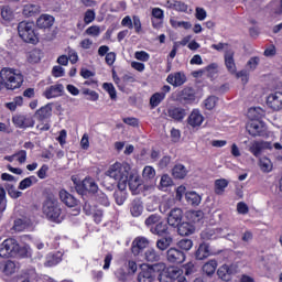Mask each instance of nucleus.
<instances>
[{"mask_svg": "<svg viewBox=\"0 0 282 282\" xmlns=\"http://www.w3.org/2000/svg\"><path fill=\"white\" fill-rule=\"evenodd\" d=\"M225 67L232 76L237 73V64L235 63V51L229 50L225 52Z\"/></svg>", "mask_w": 282, "mask_h": 282, "instance_id": "nucleus-15", "label": "nucleus"}, {"mask_svg": "<svg viewBox=\"0 0 282 282\" xmlns=\"http://www.w3.org/2000/svg\"><path fill=\"white\" fill-rule=\"evenodd\" d=\"M240 272L239 263H232L230 265L223 264L219 267L217 274L221 281H230L234 274H238Z\"/></svg>", "mask_w": 282, "mask_h": 282, "instance_id": "nucleus-6", "label": "nucleus"}, {"mask_svg": "<svg viewBox=\"0 0 282 282\" xmlns=\"http://www.w3.org/2000/svg\"><path fill=\"white\" fill-rule=\"evenodd\" d=\"M63 91H65V87L63 86V84H55L46 88V90L44 91V96L45 98H47V100H50L52 98H58L59 96H63Z\"/></svg>", "mask_w": 282, "mask_h": 282, "instance_id": "nucleus-17", "label": "nucleus"}, {"mask_svg": "<svg viewBox=\"0 0 282 282\" xmlns=\"http://www.w3.org/2000/svg\"><path fill=\"white\" fill-rule=\"evenodd\" d=\"M208 257H210V245L203 242L195 252V259H197V261H204V259H208Z\"/></svg>", "mask_w": 282, "mask_h": 282, "instance_id": "nucleus-19", "label": "nucleus"}, {"mask_svg": "<svg viewBox=\"0 0 282 282\" xmlns=\"http://www.w3.org/2000/svg\"><path fill=\"white\" fill-rule=\"evenodd\" d=\"M144 259L149 263H155V261H160V256L155 249H148L144 253Z\"/></svg>", "mask_w": 282, "mask_h": 282, "instance_id": "nucleus-46", "label": "nucleus"}, {"mask_svg": "<svg viewBox=\"0 0 282 282\" xmlns=\"http://www.w3.org/2000/svg\"><path fill=\"white\" fill-rule=\"evenodd\" d=\"M41 13V7L34 3H26L22 7V14L23 17H36V14Z\"/></svg>", "mask_w": 282, "mask_h": 282, "instance_id": "nucleus-22", "label": "nucleus"}, {"mask_svg": "<svg viewBox=\"0 0 282 282\" xmlns=\"http://www.w3.org/2000/svg\"><path fill=\"white\" fill-rule=\"evenodd\" d=\"M224 229H206L202 231L200 238L205 241H208L210 239H217L219 237H224Z\"/></svg>", "mask_w": 282, "mask_h": 282, "instance_id": "nucleus-25", "label": "nucleus"}, {"mask_svg": "<svg viewBox=\"0 0 282 282\" xmlns=\"http://www.w3.org/2000/svg\"><path fill=\"white\" fill-rule=\"evenodd\" d=\"M28 247L19 246V242L14 238H8L0 245V257L2 259H9V257H28Z\"/></svg>", "mask_w": 282, "mask_h": 282, "instance_id": "nucleus-2", "label": "nucleus"}, {"mask_svg": "<svg viewBox=\"0 0 282 282\" xmlns=\"http://www.w3.org/2000/svg\"><path fill=\"white\" fill-rule=\"evenodd\" d=\"M18 34L24 43L36 45L39 43V34L34 22L22 21L18 24Z\"/></svg>", "mask_w": 282, "mask_h": 282, "instance_id": "nucleus-4", "label": "nucleus"}, {"mask_svg": "<svg viewBox=\"0 0 282 282\" xmlns=\"http://www.w3.org/2000/svg\"><path fill=\"white\" fill-rule=\"evenodd\" d=\"M228 187V181L226 178H220L215 182V194L221 195Z\"/></svg>", "mask_w": 282, "mask_h": 282, "instance_id": "nucleus-44", "label": "nucleus"}, {"mask_svg": "<svg viewBox=\"0 0 282 282\" xmlns=\"http://www.w3.org/2000/svg\"><path fill=\"white\" fill-rule=\"evenodd\" d=\"M166 83L173 87H182L186 83V75L182 72L172 73L166 77Z\"/></svg>", "mask_w": 282, "mask_h": 282, "instance_id": "nucleus-16", "label": "nucleus"}, {"mask_svg": "<svg viewBox=\"0 0 282 282\" xmlns=\"http://www.w3.org/2000/svg\"><path fill=\"white\" fill-rule=\"evenodd\" d=\"M142 175L144 180H153L155 177V169H153L151 165H148L143 169Z\"/></svg>", "mask_w": 282, "mask_h": 282, "instance_id": "nucleus-57", "label": "nucleus"}, {"mask_svg": "<svg viewBox=\"0 0 282 282\" xmlns=\"http://www.w3.org/2000/svg\"><path fill=\"white\" fill-rule=\"evenodd\" d=\"M184 212L181 208H173L167 216V224L173 228H177L182 224Z\"/></svg>", "mask_w": 282, "mask_h": 282, "instance_id": "nucleus-13", "label": "nucleus"}, {"mask_svg": "<svg viewBox=\"0 0 282 282\" xmlns=\"http://www.w3.org/2000/svg\"><path fill=\"white\" fill-rule=\"evenodd\" d=\"M36 182H39V178H36V176H29L20 182L18 188L20 191H25L28 188H31V186H34Z\"/></svg>", "mask_w": 282, "mask_h": 282, "instance_id": "nucleus-36", "label": "nucleus"}, {"mask_svg": "<svg viewBox=\"0 0 282 282\" xmlns=\"http://www.w3.org/2000/svg\"><path fill=\"white\" fill-rule=\"evenodd\" d=\"M152 19H156L158 21H164V10H162L161 8H153Z\"/></svg>", "mask_w": 282, "mask_h": 282, "instance_id": "nucleus-63", "label": "nucleus"}, {"mask_svg": "<svg viewBox=\"0 0 282 282\" xmlns=\"http://www.w3.org/2000/svg\"><path fill=\"white\" fill-rule=\"evenodd\" d=\"M247 116L250 120H261L265 116V111L261 107L249 108Z\"/></svg>", "mask_w": 282, "mask_h": 282, "instance_id": "nucleus-27", "label": "nucleus"}, {"mask_svg": "<svg viewBox=\"0 0 282 282\" xmlns=\"http://www.w3.org/2000/svg\"><path fill=\"white\" fill-rule=\"evenodd\" d=\"M164 270L166 271L167 275H170V279L172 281H175V279H182V270H180V268L177 267H169L165 269L164 267Z\"/></svg>", "mask_w": 282, "mask_h": 282, "instance_id": "nucleus-40", "label": "nucleus"}, {"mask_svg": "<svg viewBox=\"0 0 282 282\" xmlns=\"http://www.w3.org/2000/svg\"><path fill=\"white\" fill-rule=\"evenodd\" d=\"M102 89H105V91H107V94H109V97L111 98V100H116V98H118V95L116 93V87L113 86V84L104 83Z\"/></svg>", "mask_w": 282, "mask_h": 282, "instance_id": "nucleus-50", "label": "nucleus"}, {"mask_svg": "<svg viewBox=\"0 0 282 282\" xmlns=\"http://www.w3.org/2000/svg\"><path fill=\"white\" fill-rule=\"evenodd\" d=\"M131 173V165L129 163L116 162L106 171L107 177L113 180L119 191H126L129 184V174Z\"/></svg>", "mask_w": 282, "mask_h": 282, "instance_id": "nucleus-1", "label": "nucleus"}, {"mask_svg": "<svg viewBox=\"0 0 282 282\" xmlns=\"http://www.w3.org/2000/svg\"><path fill=\"white\" fill-rule=\"evenodd\" d=\"M271 12L274 17H281L282 14V0H273L269 3Z\"/></svg>", "mask_w": 282, "mask_h": 282, "instance_id": "nucleus-39", "label": "nucleus"}, {"mask_svg": "<svg viewBox=\"0 0 282 282\" xmlns=\"http://www.w3.org/2000/svg\"><path fill=\"white\" fill-rule=\"evenodd\" d=\"M6 208H8V198H6V189L0 187V217L6 213Z\"/></svg>", "mask_w": 282, "mask_h": 282, "instance_id": "nucleus-49", "label": "nucleus"}, {"mask_svg": "<svg viewBox=\"0 0 282 282\" xmlns=\"http://www.w3.org/2000/svg\"><path fill=\"white\" fill-rule=\"evenodd\" d=\"M178 248H181V250H185V251L191 250L193 248V240L182 239L181 241H178Z\"/></svg>", "mask_w": 282, "mask_h": 282, "instance_id": "nucleus-62", "label": "nucleus"}, {"mask_svg": "<svg viewBox=\"0 0 282 282\" xmlns=\"http://www.w3.org/2000/svg\"><path fill=\"white\" fill-rule=\"evenodd\" d=\"M50 116H52V107L50 106H44L42 108H40L36 112H35V117L43 122V120H47V118H50Z\"/></svg>", "mask_w": 282, "mask_h": 282, "instance_id": "nucleus-34", "label": "nucleus"}, {"mask_svg": "<svg viewBox=\"0 0 282 282\" xmlns=\"http://www.w3.org/2000/svg\"><path fill=\"white\" fill-rule=\"evenodd\" d=\"M259 166H260V171H262V173H271V171L273 169L272 161L270 159H268V156H262L259 160Z\"/></svg>", "mask_w": 282, "mask_h": 282, "instance_id": "nucleus-35", "label": "nucleus"}, {"mask_svg": "<svg viewBox=\"0 0 282 282\" xmlns=\"http://www.w3.org/2000/svg\"><path fill=\"white\" fill-rule=\"evenodd\" d=\"M173 243V238L171 236H166L164 238H161L156 241V248L159 250H166V248H169V246H171Z\"/></svg>", "mask_w": 282, "mask_h": 282, "instance_id": "nucleus-42", "label": "nucleus"}, {"mask_svg": "<svg viewBox=\"0 0 282 282\" xmlns=\"http://www.w3.org/2000/svg\"><path fill=\"white\" fill-rule=\"evenodd\" d=\"M178 99L183 102H187V105H191V102H195V90L193 88H184L178 94Z\"/></svg>", "mask_w": 282, "mask_h": 282, "instance_id": "nucleus-24", "label": "nucleus"}, {"mask_svg": "<svg viewBox=\"0 0 282 282\" xmlns=\"http://www.w3.org/2000/svg\"><path fill=\"white\" fill-rule=\"evenodd\" d=\"M217 102H219V99L216 96H209L207 99H205L204 106L210 111L217 107Z\"/></svg>", "mask_w": 282, "mask_h": 282, "instance_id": "nucleus-53", "label": "nucleus"}, {"mask_svg": "<svg viewBox=\"0 0 282 282\" xmlns=\"http://www.w3.org/2000/svg\"><path fill=\"white\" fill-rule=\"evenodd\" d=\"M173 184V178L169 176V174L162 175L160 181V189L165 191V188H169Z\"/></svg>", "mask_w": 282, "mask_h": 282, "instance_id": "nucleus-52", "label": "nucleus"}, {"mask_svg": "<svg viewBox=\"0 0 282 282\" xmlns=\"http://www.w3.org/2000/svg\"><path fill=\"white\" fill-rule=\"evenodd\" d=\"M166 257L170 263H184V261H186V254L177 248H170L166 251Z\"/></svg>", "mask_w": 282, "mask_h": 282, "instance_id": "nucleus-14", "label": "nucleus"}, {"mask_svg": "<svg viewBox=\"0 0 282 282\" xmlns=\"http://www.w3.org/2000/svg\"><path fill=\"white\" fill-rule=\"evenodd\" d=\"M247 131L249 135L257 138L265 135V131H268V128L265 127V123H263V121L261 120H250L247 123Z\"/></svg>", "mask_w": 282, "mask_h": 282, "instance_id": "nucleus-7", "label": "nucleus"}, {"mask_svg": "<svg viewBox=\"0 0 282 282\" xmlns=\"http://www.w3.org/2000/svg\"><path fill=\"white\" fill-rule=\"evenodd\" d=\"M85 34H87L88 36H93L94 39H97V36H100V26L91 25L85 31Z\"/></svg>", "mask_w": 282, "mask_h": 282, "instance_id": "nucleus-60", "label": "nucleus"}, {"mask_svg": "<svg viewBox=\"0 0 282 282\" xmlns=\"http://www.w3.org/2000/svg\"><path fill=\"white\" fill-rule=\"evenodd\" d=\"M165 95L164 93H155L150 98V105L152 109H155V107H159V105L164 100Z\"/></svg>", "mask_w": 282, "mask_h": 282, "instance_id": "nucleus-41", "label": "nucleus"}, {"mask_svg": "<svg viewBox=\"0 0 282 282\" xmlns=\"http://www.w3.org/2000/svg\"><path fill=\"white\" fill-rule=\"evenodd\" d=\"M59 199L61 202H63V204L68 206V208H74V206H78V200L65 189L59 191Z\"/></svg>", "mask_w": 282, "mask_h": 282, "instance_id": "nucleus-20", "label": "nucleus"}, {"mask_svg": "<svg viewBox=\"0 0 282 282\" xmlns=\"http://www.w3.org/2000/svg\"><path fill=\"white\" fill-rule=\"evenodd\" d=\"M43 214L51 221L55 224H61L63 221V215L61 210V204L56 198H47L43 204Z\"/></svg>", "mask_w": 282, "mask_h": 282, "instance_id": "nucleus-5", "label": "nucleus"}, {"mask_svg": "<svg viewBox=\"0 0 282 282\" xmlns=\"http://www.w3.org/2000/svg\"><path fill=\"white\" fill-rule=\"evenodd\" d=\"M63 261V252L57 251L55 253H48L46 257L45 265L46 268H52L54 265H58Z\"/></svg>", "mask_w": 282, "mask_h": 282, "instance_id": "nucleus-26", "label": "nucleus"}, {"mask_svg": "<svg viewBox=\"0 0 282 282\" xmlns=\"http://www.w3.org/2000/svg\"><path fill=\"white\" fill-rule=\"evenodd\" d=\"M176 228L181 237H188V235H193V232H195V227L188 223H181Z\"/></svg>", "mask_w": 282, "mask_h": 282, "instance_id": "nucleus-30", "label": "nucleus"}, {"mask_svg": "<svg viewBox=\"0 0 282 282\" xmlns=\"http://www.w3.org/2000/svg\"><path fill=\"white\" fill-rule=\"evenodd\" d=\"M84 96H88L87 100H91L93 102H96V100H98V98H100V96L98 95V93H96V90H91L89 88H85L83 90Z\"/></svg>", "mask_w": 282, "mask_h": 282, "instance_id": "nucleus-59", "label": "nucleus"}, {"mask_svg": "<svg viewBox=\"0 0 282 282\" xmlns=\"http://www.w3.org/2000/svg\"><path fill=\"white\" fill-rule=\"evenodd\" d=\"M161 219H162V217H161L160 215H158V214H152V215H150V216L145 219L144 224H145V226H147L148 228H153V226H155V224H159V221H161Z\"/></svg>", "mask_w": 282, "mask_h": 282, "instance_id": "nucleus-51", "label": "nucleus"}, {"mask_svg": "<svg viewBox=\"0 0 282 282\" xmlns=\"http://www.w3.org/2000/svg\"><path fill=\"white\" fill-rule=\"evenodd\" d=\"M187 218L192 224H198V221H202L204 219V212L202 210H193L187 213Z\"/></svg>", "mask_w": 282, "mask_h": 282, "instance_id": "nucleus-43", "label": "nucleus"}, {"mask_svg": "<svg viewBox=\"0 0 282 282\" xmlns=\"http://www.w3.org/2000/svg\"><path fill=\"white\" fill-rule=\"evenodd\" d=\"M203 123L204 115H202V111H199V109L192 110L187 118V124L192 127V129H199V127H202Z\"/></svg>", "mask_w": 282, "mask_h": 282, "instance_id": "nucleus-12", "label": "nucleus"}, {"mask_svg": "<svg viewBox=\"0 0 282 282\" xmlns=\"http://www.w3.org/2000/svg\"><path fill=\"white\" fill-rule=\"evenodd\" d=\"M1 17L4 21H14V10L4 6L1 8Z\"/></svg>", "mask_w": 282, "mask_h": 282, "instance_id": "nucleus-45", "label": "nucleus"}, {"mask_svg": "<svg viewBox=\"0 0 282 282\" xmlns=\"http://www.w3.org/2000/svg\"><path fill=\"white\" fill-rule=\"evenodd\" d=\"M13 124L19 129H28L34 127V119L30 115H18L12 118Z\"/></svg>", "mask_w": 282, "mask_h": 282, "instance_id": "nucleus-9", "label": "nucleus"}, {"mask_svg": "<svg viewBox=\"0 0 282 282\" xmlns=\"http://www.w3.org/2000/svg\"><path fill=\"white\" fill-rule=\"evenodd\" d=\"M0 77L7 89H19L23 85V75L13 68H3Z\"/></svg>", "mask_w": 282, "mask_h": 282, "instance_id": "nucleus-3", "label": "nucleus"}, {"mask_svg": "<svg viewBox=\"0 0 282 282\" xmlns=\"http://www.w3.org/2000/svg\"><path fill=\"white\" fill-rule=\"evenodd\" d=\"M36 25L40 30H47L48 28H52V25H54V17L50 14H42L36 20Z\"/></svg>", "mask_w": 282, "mask_h": 282, "instance_id": "nucleus-21", "label": "nucleus"}, {"mask_svg": "<svg viewBox=\"0 0 282 282\" xmlns=\"http://www.w3.org/2000/svg\"><path fill=\"white\" fill-rule=\"evenodd\" d=\"M94 21H96V11H94L93 9L86 10V12L84 13L85 25H89V23H94Z\"/></svg>", "mask_w": 282, "mask_h": 282, "instance_id": "nucleus-54", "label": "nucleus"}, {"mask_svg": "<svg viewBox=\"0 0 282 282\" xmlns=\"http://www.w3.org/2000/svg\"><path fill=\"white\" fill-rule=\"evenodd\" d=\"M127 200V194L124 193V189H119L115 192V202L118 204V206H122L124 202Z\"/></svg>", "mask_w": 282, "mask_h": 282, "instance_id": "nucleus-55", "label": "nucleus"}, {"mask_svg": "<svg viewBox=\"0 0 282 282\" xmlns=\"http://www.w3.org/2000/svg\"><path fill=\"white\" fill-rule=\"evenodd\" d=\"M134 58L137 61H141V63H148L149 58H151V55H149L147 51H137L134 53Z\"/></svg>", "mask_w": 282, "mask_h": 282, "instance_id": "nucleus-58", "label": "nucleus"}, {"mask_svg": "<svg viewBox=\"0 0 282 282\" xmlns=\"http://www.w3.org/2000/svg\"><path fill=\"white\" fill-rule=\"evenodd\" d=\"M172 175L175 180H184L188 175V170L183 164H176L172 170Z\"/></svg>", "mask_w": 282, "mask_h": 282, "instance_id": "nucleus-29", "label": "nucleus"}, {"mask_svg": "<svg viewBox=\"0 0 282 282\" xmlns=\"http://www.w3.org/2000/svg\"><path fill=\"white\" fill-rule=\"evenodd\" d=\"M97 202H99V204H101V206H109L110 205L109 197H107L106 194L102 193V192H100L97 195Z\"/></svg>", "mask_w": 282, "mask_h": 282, "instance_id": "nucleus-64", "label": "nucleus"}, {"mask_svg": "<svg viewBox=\"0 0 282 282\" xmlns=\"http://www.w3.org/2000/svg\"><path fill=\"white\" fill-rule=\"evenodd\" d=\"M82 186L84 191H88V193H98V184H96V181L91 177H86L82 182Z\"/></svg>", "mask_w": 282, "mask_h": 282, "instance_id": "nucleus-31", "label": "nucleus"}, {"mask_svg": "<svg viewBox=\"0 0 282 282\" xmlns=\"http://www.w3.org/2000/svg\"><path fill=\"white\" fill-rule=\"evenodd\" d=\"M237 213L238 215H248L250 213V207L245 202H239L237 204Z\"/></svg>", "mask_w": 282, "mask_h": 282, "instance_id": "nucleus-61", "label": "nucleus"}, {"mask_svg": "<svg viewBox=\"0 0 282 282\" xmlns=\"http://www.w3.org/2000/svg\"><path fill=\"white\" fill-rule=\"evenodd\" d=\"M185 199L188 204H192V206H199V204H202V196L196 192H187L185 194Z\"/></svg>", "mask_w": 282, "mask_h": 282, "instance_id": "nucleus-37", "label": "nucleus"}, {"mask_svg": "<svg viewBox=\"0 0 282 282\" xmlns=\"http://www.w3.org/2000/svg\"><path fill=\"white\" fill-rule=\"evenodd\" d=\"M267 105L270 107V109H273V111H281L282 109V93L275 91L268 96L267 98Z\"/></svg>", "mask_w": 282, "mask_h": 282, "instance_id": "nucleus-11", "label": "nucleus"}, {"mask_svg": "<svg viewBox=\"0 0 282 282\" xmlns=\"http://www.w3.org/2000/svg\"><path fill=\"white\" fill-rule=\"evenodd\" d=\"M170 25L174 28V30H177V28H183V30H191V28H193L191 22L177 21L175 18L170 19Z\"/></svg>", "mask_w": 282, "mask_h": 282, "instance_id": "nucleus-38", "label": "nucleus"}, {"mask_svg": "<svg viewBox=\"0 0 282 282\" xmlns=\"http://www.w3.org/2000/svg\"><path fill=\"white\" fill-rule=\"evenodd\" d=\"M149 247V239L144 237H138L132 242V253L140 254V250Z\"/></svg>", "mask_w": 282, "mask_h": 282, "instance_id": "nucleus-23", "label": "nucleus"}, {"mask_svg": "<svg viewBox=\"0 0 282 282\" xmlns=\"http://www.w3.org/2000/svg\"><path fill=\"white\" fill-rule=\"evenodd\" d=\"M150 232H152V235H158L159 237H164V235L169 234V226L159 221L154 227L150 228Z\"/></svg>", "mask_w": 282, "mask_h": 282, "instance_id": "nucleus-28", "label": "nucleus"}, {"mask_svg": "<svg viewBox=\"0 0 282 282\" xmlns=\"http://www.w3.org/2000/svg\"><path fill=\"white\" fill-rule=\"evenodd\" d=\"M154 268H160L162 270L159 274L160 282H173V280L170 278L169 273L164 269V263L154 264Z\"/></svg>", "mask_w": 282, "mask_h": 282, "instance_id": "nucleus-48", "label": "nucleus"}, {"mask_svg": "<svg viewBox=\"0 0 282 282\" xmlns=\"http://www.w3.org/2000/svg\"><path fill=\"white\" fill-rule=\"evenodd\" d=\"M155 265H149L147 263L141 264V271L138 275L139 282H153L155 276L153 275L155 272Z\"/></svg>", "mask_w": 282, "mask_h": 282, "instance_id": "nucleus-8", "label": "nucleus"}, {"mask_svg": "<svg viewBox=\"0 0 282 282\" xmlns=\"http://www.w3.org/2000/svg\"><path fill=\"white\" fill-rule=\"evenodd\" d=\"M217 260L212 259L209 261H207L204 265H203V272L204 274H207V276H213V274H215L216 270H217Z\"/></svg>", "mask_w": 282, "mask_h": 282, "instance_id": "nucleus-32", "label": "nucleus"}, {"mask_svg": "<svg viewBox=\"0 0 282 282\" xmlns=\"http://www.w3.org/2000/svg\"><path fill=\"white\" fill-rule=\"evenodd\" d=\"M127 186H129L132 193H135V191H138V188L140 187V178L138 176L129 174Z\"/></svg>", "mask_w": 282, "mask_h": 282, "instance_id": "nucleus-47", "label": "nucleus"}, {"mask_svg": "<svg viewBox=\"0 0 282 282\" xmlns=\"http://www.w3.org/2000/svg\"><path fill=\"white\" fill-rule=\"evenodd\" d=\"M167 116L176 122H182V120L186 118V109L182 107H171L167 109Z\"/></svg>", "mask_w": 282, "mask_h": 282, "instance_id": "nucleus-18", "label": "nucleus"}, {"mask_svg": "<svg viewBox=\"0 0 282 282\" xmlns=\"http://www.w3.org/2000/svg\"><path fill=\"white\" fill-rule=\"evenodd\" d=\"M265 149L271 150L272 143L268 141H253L249 144V151L254 155V158H259L261 155V152L265 151Z\"/></svg>", "mask_w": 282, "mask_h": 282, "instance_id": "nucleus-10", "label": "nucleus"}, {"mask_svg": "<svg viewBox=\"0 0 282 282\" xmlns=\"http://www.w3.org/2000/svg\"><path fill=\"white\" fill-rule=\"evenodd\" d=\"M218 68L219 66L216 63H213L205 68V72L209 78H215L219 72Z\"/></svg>", "mask_w": 282, "mask_h": 282, "instance_id": "nucleus-56", "label": "nucleus"}, {"mask_svg": "<svg viewBox=\"0 0 282 282\" xmlns=\"http://www.w3.org/2000/svg\"><path fill=\"white\" fill-rule=\"evenodd\" d=\"M144 210V206H142V202L133 200L130 205V213L132 217H140Z\"/></svg>", "mask_w": 282, "mask_h": 282, "instance_id": "nucleus-33", "label": "nucleus"}]
</instances>
